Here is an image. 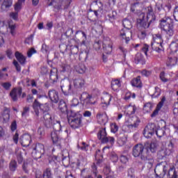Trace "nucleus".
<instances>
[{
	"label": "nucleus",
	"instance_id": "f257e3e1",
	"mask_svg": "<svg viewBox=\"0 0 178 178\" xmlns=\"http://www.w3.org/2000/svg\"><path fill=\"white\" fill-rule=\"evenodd\" d=\"M147 17L145 18V13H140L139 14V18L137 19V23L140 26V27H143V29H148L152 23L156 20V17L155 14H154V9H152V6H148L145 8Z\"/></svg>",
	"mask_w": 178,
	"mask_h": 178
},
{
	"label": "nucleus",
	"instance_id": "f03ea898",
	"mask_svg": "<svg viewBox=\"0 0 178 178\" xmlns=\"http://www.w3.org/2000/svg\"><path fill=\"white\" fill-rule=\"evenodd\" d=\"M160 28L168 37H172L175 34L173 30V19L169 17H165L160 21Z\"/></svg>",
	"mask_w": 178,
	"mask_h": 178
},
{
	"label": "nucleus",
	"instance_id": "7ed1b4c3",
	"mask_svg": "<svg viewBox=\"0 0 178 178\" xmlns=\"http://www.w3.org/2000/svg\"><path fill=\"white\" fill-rule=\"evenodd\" d=\"M83 115L80 112L71 110L68 122L72 129H79L81 127Z\"/></svg>",
	"mask_w": 178,
	"mask_h": 178
},
{
	"label": "nucleus",
	"instance_id": "20e7f679",
	"mask_svg": "<svg viewBox=\"0 0 178 178\" xmlns=\"http://www.w3.org/2000/svg\"><path fill=\"white\" fill-rule=\"evenodd\" d=\"M51 127H53L54 130L55 131L51 132V140L53 141V143L56 144L57 147H60V139L58 136V132L62 130V125H60V122L54 120L52 122Z\"/></svg>",
	"mask_w": 178,
	"mask_h": 178
},
{
	"label": "nucleus",
	"instance_id": "39448f33",
	"mask_svg": "<svg viewBox=\"0 0 178 178\" xmlns=\"http://www.w3.org/2000/svg\"><path fill=\"white\" fill-rule=\"evenodd\" d=\"M106 136V129L105 128L100 129L97 134V137L99 140H101L102 144H106V143L113 144L115 143V138L111 136L107 137Z\"/></svg>",
	"mask_w": 178,
	"mask_h": 178
},
{
	"label": "nucleus",
	"instance_id": "423d86ee",
	"mask_svg": "<svg viewBox=\"0 0 178 178\" xmlns=\"http://www.w3.org/2000/svg\"><path fill=\"white\" fill-rule=\"evenodd\" d=\"M81 99L83 101V105L86 108H90L92 105H95L97 102L94 97L87 92H83L81 95Z\"/></svg>",
	"mask_w": 178,
	"mask_h": 178
},
{
	"label": "nucleus",
	"instance_id": "0eeeda50",
	"mask_svg": "<svg viewBox=\"0 0 178 178\" xmlns=\"http://www.w3.org/2000/svg\"><path fill=\"white\" fill-rule=\"evenodd\" d=\"M33 108L35 111V115L37 117L40 116V111H38V108L42 111L43 114L48 113V111H49V106L47 104H41L37 99L35 100L33 104Z\"/></svg>",
	"mask_w": 178,
	"mask_h": 178
},
{
	"label": "nucleus",
	"instance_id": "6e6552de",
	"mask_svg": "<svg viewBox=\"0 0 178 178\" xmlns=\"http://www.w3.org/2000/svg\"><path fill=\"white\" fill-rule=\"evenodd\" d=\"M45 152V149L44 148V145L41 143H37L33 151L32 152V155L35 159H40L42 155Z\"/></svg>",
	"mask_w": 178,
	"mask_h": 178
},
{
	"label": "nucleus",
	"instance_id": "1a4fd4ad",
	"mask_svg": "<svg viewBox=\"0 0 178 178\" xmlns=\"http://www.w3.org/2000/svg\"><path fill=\"white\" fill-rule=\"evenodd\" d=\"M173 148H174V145L172 142H170L168 147H165V149H162L158 152V156L162 159V158H165V156H168L173 152Z\"/></svg>",
	"mask_w": 178,
	"mask_h": 178
},
{
	"label": "nucleus",
	"instance_id": "9d476101",
	"mask_svg": "<svg viewBox=\"0 0 178 178\" xmlns=\"http://www.w3.org/2000/svg\"><path fill=\"white\" fill-rule=\"evenodd\" d=\"M153 134H155V124H149L144 129L143 136L146 138H151Z\"/></svg>",
	"mask_w": 178,
	"mask_h": 178
},
{
	"label": "nucleus",
	"instance_id": "9b49d317",
	"mask_svg": "<svg viewBox=\"0 0 178 178\" xmlns=\"http://www.w3.org/2000/svg\"><path fill=\"white\" fill-rule=\"evenodd\" d=\"M131 30L122 29L120 31V38H121V40H125L127 44L131 40Z\"/></svg>",
	"mask_w": 178,
	"mask_h": 178
},
{
	"label": "nucleus",
	"instance_id": "f8f14e48",
	"mask_svg": "<svg viewBox=\"0 0 178 178\" xmlns=\"http://www.w3.org/2000/svg\"><path fill=\"white\" fill-rule=\"evenodd\" d=\"M144 148L145 147L143 144H138L135 145L133 148L132 154L135 158L138 156H143V153L144 152Z\"/></svg>",
	"mask_w": 178,
	"mask_h": 178
},
{
	"label": "nucleus",
	"instance_id": "ddd939ff",
	"mask_svg": "<svg viewBox=\"0 0 178 178\" xmlns=\"http://www.w3.org/2000/svg\"><path fill=\"white\" fill-rule=\"evenodd\" d=\"M61 90L65 95H67L72 92V84L69 81H61Z\"/></svg>",
	"mask_w": 178,
	"mask_h": 178
},
{
	"label": "nucleus",
	"instance_id": "4468645a",
	"mask_svg": "<svg viewBox=\"0 0 178 178\" xmlns=\"http://www.w3.org/2000/svg\"><path fill=\"white\" fill-rule=\"evenodd\" d=\"M111 101H112V95H109V93L104 94L102 97V108H104V109H106L108 106H109Z\"/></svg>",
	"mask_w": 178,
	"mask_h": 178
},
{
	"label": "nucleus",
	"instance_id": "2eb2a0df",
	"mask_svg": "<svg viewBox=\"0 0 178 178\" xmlns=\"http://www.w3.org/2000/svg\"><path fill=\"white\" fill-rule=\"evenodd\" d=\"M19 143L22 147H29L31 143V136L29 134H24L19 138Z\"/></svg>",
	"mask_w": 178,
	"mask_h": 178
},
{
	"label": "nucleus",
	"instance_id": "dca6fc26",
	"mask_svg": "<svg viewBox=\"0 0 178 178\" xmlns=\"http://www.w3.org/2000/svg\"><path fill=\"white\" fill-rule=\"evenodd\" d=\"M166 165H157L154 169V172L159 177H163L166 175Z\"/></svg>",
	"mask_w": 178,
	"mask_h": 178
},
{
	"label": "nucleus",
	"instance_id": "f3484780",
	"mask_svg": "<svg viewBox=\"0 0 178 178\" xmlns=\"http://www.w3.org/2000/svg\"><path fill=\"white\" fill-rule=\"evenodd\" d=\"M43 123L46 127H52V122L55 120L52 118V116L50 113H46L43 114Z\"/></svg>",
	"mask_w": 178,
	"mask_h": 178
},
{
	"label": "nucleus",
	"instance_id": "a211bd4d",
	"mask_svg": "<svg viewBox=\"0 0 178 178\" xmlns=\"http://www.w3.org/2000/svg\"><path fill=\"white\" fill-rule=\"evenodd\" d=\"M22 88H13L11 92H10V96L14 102H16L17 101L18 97L17 95L20 96L22 95Z\"/></svg>",
	"mask_w": 178,
	"mask_h": 178
},
{
	"label": "nucleus",
	"instance_id": "6ab92c4d",
	"mask_svg": "<svg viewBox=\"0 0 178 178\" xmlns=\"http://www.w3.org/2000/svg\"><path fill=\"white\" fill-rule=\"evenodd\" d=\"M48 95L51 101L54 102V104H57V102L59 101V95L58 92L55 90H50Z\"/></svg>",
	"mask_w": 178,
	"mask_h": 178
},
{
	"label": "nucleus",
	"instance_id": "aec40b11",
	"mask_svg": "<svg viewBox=\"0 0 178 178\" xmlns=\"http://www.w3.org/2000/svg\"><path fill=\"white\" fill-rule=\"evenodd\" d=\"M145 149H147V152L150 151V152H152L154 154V152H156V148H158V145L155 142L151 143L146 142L145 143Z\"/></svg>",
	"mask_w": 178,
	"mask_h": 178
},
{
	"label": "nucleus",
	"instance_id": "412c9836",
	"mask_svg": "<svg viewBox=\"0 0 178 178\" xmlns=\"http://www.w3.org/2000/svg\"><path fill=\"white\" fill-rule=\"evenodd\" d=\"M91 6H98L99 9L93 10L95 16L98 17V12H101V10H104V5L102 2L98 0H95L92 2Z\"/></svg>",
	"mask_w": 178,
	"mask_h": 178
},
{
	"label": "nucleus",
	"instance_id": "4be33fe9",
	"mask_svg": "<svg viewBox=\"0 0 178 178\" xmlns=\"http://www.w3.org/2000/svg\"><path fill=\"white\" fill-rule=\"evenodd\" d=\"M131 84L133 87H136V88H141L143 87L141 76H138L136 78H134L131 81Z\"/></svg>",
	"mask_w": 178,
	"mask_h": 178
},
{
	"label": "nucleus",
	"instance_id": "5701e85b",
	"mask_svg": "<svg viewBox=\"0 0 178 178\" xmlns=\"http://www.w3.org/2000/svg\"><path fill=\"white\" fill-rule=\"evenodd\" d=\"M140 123H141V120H140V118L136 117L135 118H134V123L128 124V129H131L132 130L138 129V126H140Z\"/></svg>",
	"mask_w": 178,
	"mask_h": 178
},
{
	"label": "nucleus",
	"instance_id": "b1692460",
	"mask_svg": "<svg viewBox=\"0 0 178 178\" xmlns=\"http://www.w3.org/2000/svg\"><path fill=\"white\" fill-rule=\"evenodd\" d=\"M86 84V81L83 78H78L74 81V86L76 88H83Z\"/></svg>",
	"mask_w": 178,
	"mask_h": 178
},
{
	"label": "nucleus",
	"instance_id": "393cba45",
	"mask_svg": "<svg viewBox=\"0 0 178 178\" xmlns=\"http://www.w3.org/2000/svg\"><path fill=\"white\" fill-rule=\"evenodd\" d=\"M168 175L169 178H178V173L177 172H176V168H175V165H172L170 167Z\"/></svg>",
	"mask_w": 178,
	"mask_h": 178
},
{
	"label": "nucleus",
	"instance_id": "a878e982",
	"mask_svg": "<svg viewBox=\"0 0 178 178\" xmlns=\"http://www.w3.org/2000/svg\"><path fill=\"white\" fill-rule=\"evenodd\" d=\"M50 80L51 83L58 81V70L54 68L50 71Z\"/></svg>",
	"mask_w": 178,
	"mask_h": 178
},
{
	"label": "nucleus",
	"instance_id": "bb28decb",
	"mask_svg": "<svg viewBox=\"0 0 178 178\" xmlns=\"http://www.w3.org/2000/svg\"><path fill=\"white\" fill-rule=\"evenodd\" d=\"M151 45L153 51H156V52H162L163 51V46L156 42H152Z\"/></svg>",
	"mask_w": 178,
	"mask_h": 178
},
{
	"label": "nucleus",
	"instance_id": "cd10ccee",
	"mask_svg": "<svg viewBox=\"0 0 178 178\" xmlns=\"http://www.w3.org/2000/svg\"><path fill=\"white\" fill-rule=\"evenodd\" d=\"M122 84L120 83V80L119 79H114L111 81V88L113 91H118Z\"/></svg>",
	"mask_w": 178,
	"mask_h": 178
},
{
	"label": "nucleus",
	"instance_id": "c85d7f7f",
	"mask_svg": "<svg viewBox=\"0 0 178 178\" xmlns=\"http://www.w3.org/2000/svg\"><path fill=\"white\" fill-rule=\"evenodd\" d=\"M15 58L21 65H24V63H26V57L20 52H15Z\"/></svg>",
	"mask_w": 178,
	"mask_h": 178
},
{
	"label": "nucleus",
	"instance_id": "c756f323",
	"mask_svg": "<svg viewBox=\"0 0 178 178\" xmlns=\"http://www.w3.org/2000/svg\"><path fill=\"white\" fill-rule=\"evenodd\" d=\"M153 42H157L162 45L163 44V40H162V35L157 33L153 35Z\"/></svg>",
	"mask_w": 178,
	"mask_h": 178
},
{
	"label": "nucleus",
	"instance_id": "7c9ffc66",
	"mask_svg": "<svg viewBox=\"0 0 178 178\" xmlns=\"http://www.w3.org/2000/svg\"><path fill=\"white\" fill-rule=\"evenodd\" d=\"M9 109L6 108L4 109L3 113H2V118L3 120V122H9V119H10V114Z\"/></svg>",
	"mask_w": 178,
	"mask_h": 178
},
{
	"label": "nucleus",
	"instance_id": "2f4dec72",
	"mask_svg": "<svg viewBox=\"0 0 178 178\" xmlns=\"http://www.w3.org/2000/svg\"><path fill=\"white\" fill-rule=\"evenodd\" d=\"M104 173L106 175V178H113V172L111 171V168L106 166L104 169Z\"/></svg>",
	"mask_w": 178,
	"mask_h": 178
},
{
	"label": "nucleus",
	"instance_id": "473e14b6",
	"mask_svg": "<svg viewBox=\"0 0 178 178\" xmlns=\"http://www.w3.org/2000/svg\"><path fill=\"white\" fill-rule=\"evenodd\" d=\"M26 0H18V1L14 5V9L15 12H20L22 10V5Z\"/></svg>",
	"mask_w": 178,
	"mask_h": 178
},
{
	"label": "nucleus",
	"instance_id": "72a5a7b5",
	"mask_svg": "<svg viewBox=\"0 0 178 178\" xmlns=\"http://www.w3.org/2000/svg\"><path fill=\"white\" fill-rule=\"evenodd\" d=\"M122 24L124 28L126 29L127 30H131L133 25L131 24V22L129 19H124L122 22Z\"/></svg>",
	"mask_w": 178,
	"mask_h": 178
},
{
	"label": "nucleus",
	"instance_id": "f704fd0d",
	"mask_svg": "<svg viewBox=\"0 0 178 178\" xmlns=\"http://www.w3.org/2000/svg\"><path fill=\"white\" fill-rule=\"evenodd\" d=\"M177 63V57H173V58H168L167 60V66L168 67H172L175 66Z\"/></svg>",
	"mask_w": 178,
	"mask_h": 178
},
{
	"label": "nucleus",
	"instance_id": "c9c22d12",
	"mask_svg": "<svg viewBox=\"0 0 178 178\" xmlns=\"http://www.w3.org/2000/svg\"><path fill=\"white\" fill-rule=\"evenodd\" d=\"M86 65L84 64H79L78 66L76 67V71L78 73H80V74H83V73H86Z\"/></svg>",
	"mask_w": 178,
	"mask_h": 178
},
{
	"label": "nucleus",
	"instance_id": "e433bc0d",
	"mask_svg": "<svg viewBox=\"0 0 178 178\" xmlns=\"http://www.w3.org/2000/svg\"><path fill=\"white\" fill-rule=\"evenodd\" d=\"M143 60H144V56L143 54H141V53L136 54L134 58V63L138 65V63H140V62H143Z\"/></svg>",
	"mask_w": 178,
	"mask_h": 178
},
{
	"label": "nucleus",
	"instance_id": "4c0bfd02",
	"mask_svg": "<svg viewBox=\"0 0 178 178\" xmlns=\"http://www.w3.org/2000/svg\"><path fill=\"white\" fill-rule=\"evenodd\" d=\"M98 122H99V123H105L106 120V115L99 113H97V116H96Z\"/></svg>",
	"mask_w": 178,
	"mask_h": 178
},
{
	"label": "nucleus",
	"instance_id": "58836bf2",
	"mask_svg": "<svg viewBox=\"0 0 178 178\" xmlns=\"http://www.w3.org/2000/svg\"><path fill=\"white\" fill-rule=\"evenodd\" d=\"M12 0H4L1 6L2 9H7V8H10L12 6Z\"/></svg>",
	"mask_w": 178,
	"mask_h": 178
},
{
	"label": "nucleus",
	"instance_id": "ea45409f",
	"mask_svg": "<svg viewBox=\"0 0 178 178\" xmlns=\"http://www.w3.org/2000/svg\"><path fill=\"white\" fill-rule=\"evenodd\" d=\"M104 51L106 54H111L113 49L112 42H109L107 46L103 47Z\"/></svg>",
	"mask_w": 178,
	"mask_h": 178
},
{
	"label": "nucleus",
	"instance_id": "a19ab883",
	"mask_svg": "<svg viewBox=\"0 0 178 178\" xmlns=\"http://www.w3.org/2000/svg\"><path fill=\"white\" fill-rule=\"evenodd\" d=\"M170 49L171 52L175 53L178 51V43L177 42H172L170 44Z\"/></svg>",
	"mask_w": 178,
	"mask_h": 178
},
{
	"label": "nucleus",
	"instance_id": "79ce46f5",
	"mask_svg": "<svg viewBox=\"0 0 178 178\" xmlns=\"http://www.w3.org/2000/svg\"><path fill=\"white\" fill-rule=\"evenodd\" d=\"M137 109L138 108L136 106H129L127 108L129 115H134L137 112Z\"/></svg>",
	"mask_w": 178,
	"mask_h": 178
},
{
	"label": "nucleus",
	"instance_id": "37998d69",
	"mask_svg": "<svg viewBox=\"0 0 178 178\" xmlns=\"http://www.w3.org/2000/svg\"><path fill=\"white\" fill-rule=\"evenodd\" d=\"M143 111L145 113H148V112L152 111V104L151 103H146L144 105Z\"/></svg>",
	"mask_w": 178,
	"mask_h": 178
},
{
	"label": "nucleus",
	"instance_id": "c03bdc74",
	"mask_svg": "<svg viewBox=\"0 0 178 178\" xmlns=\"http://www.w3.org/2000/svg\"><path fill=\"white\" fill-rule=\"evenodd\" d=\"M58 108L60 109L61 112H67V106L65 102H60Z\"/></svg>",
	"mask_w": 178,
	"mask_h": 178
},
{
	"label": "nucleus",
	"instance_id": "a18cd8bd",
	"mask_svg": "<svg viewBox=\"0 0 178 178\" xmlns=\"http://www.w3.org/2000/svg\"><path fill=\"white\" fill-rule=\"evenodd\" d=\"M9 168L11 172H15V170H16V168H17V163L16 162V161L15 160L11 161L10 163Z\"/></svg>",
	"mask_w": 178,
	"mask_h": 178
},
{
	"label": "nucleus",
	"instance_id": "49530a36",
	"mask_svg": "<svg viewBox=\"0 0 178 178\" xmlns=\"http://www.w3.org/2000/svg\"><path fill=\"white\" fill-rule=\"evenodd\" d=\"M62 67V72H70L72 70V67L69 64L63 63L61 65Z\"/></svg>",
	"mask_w": 178,
	"mask_h": 178
},
{
	"label": "nucleus",
	"instance_id": "de8ad7c7",
	"mask_svg": "<svg viewBox=\"0 0 178 178\" xmlns=\"http://www.w3.org/2000/svg\"><path fill=\"white\" fill-rule=\"evenodd\" d=\"M43 177H53L51 168H46V170L43 172Z\"/></svg>",
	"mask_w": 178,
	"mask_h": 178
},
{
	"label": "nucleus",
	"instance_id": "09e8293b",
	"mask_svg": "<svg viewBox=\"0 0 178 178\" xmlns=\"http://www.w3.org/2000/svg\"><path fill=\"white\" fill-rule=\"evenodd\" d=\"M145 164L149 169H151L154 166V159H146Z\"/></svg>",
	"mask_w": 178,
	"mask_h": 178
},
{
	"label": "nucleus",
	"instance_id": "8fccbe9b",
	"mask_svg": "<svg viewBox=\"0 0 178 178\" xmlns=\"http://www.w3.org/2000/svg\"><path fill=\"white\" fill-rule=\"evenodd\" d=\"M131 97L132 98H136V94L135 93H131V92H127L125 94L124 99H125V101H129V99H130Z\"/></svg>",
	"mask_w": 178,
	"mask_h": 178
},
{
	"label": "nucleus",
	"instance_id": "3c124183",
	"mask_svg": "<svg viewBox=\"0 0 178 178\" xmlns=\"http://www.w3.org/2000/svg\"><path fill=\"white\" fill-rule=\"evenodd\" d=\"M156 134L157 137H163L165 134V130L162 128L158 129L157 130H155Z\"/></svg>",
	"mask_w": 178,
	"mask_h": 178
},
{
	"label": "nucleus",
	"instance_id": "603ef678",
	"mask_svg": "<svg viewBox=\"0 0 178 178\" xmlns=\"http://www.w3.org/2000/svg\"><path fill=\"white\" fill-rule=\"evenodd\" d=\"M111 133H118V131L119 130V127L115 123L111 124Z\"/></svg>",
	"mask_w": 178,
	"mask_h": 178
},
{
	"label": "nucleus",
	"instance_id": "864d4df0",
	"mask_svg": "<svg viewBox=\"0 0 178 178\" xmlns=\"http://www.w3.org/2000/svg\"><path fill=\"white\" fill-rule=\"evenodd\" d=\"M10 17H11V19H13V20H17V19L19 18V12L15 11V13H10Z\"/></svg>",
	"mask_w": 178,
	"mask_h": 178
},
{
	"label": "nucleus",
	"instance_id": "5fc2aeb1",
	"mask_svg": "<svg viewBox=\"0 0 178 178\" xmlns=\"http://www.w3.org/2000/svg\"><path fill=\"white\" fill-rule=\"evenodd\" d=\"M159 77H160L161 81H163V83H168V81H169V79H166V77H165V72H161Z\"/></svg>",
	"mask_w": 178,
	"mask_h": 178
},
{
	"label": "nucleus",
	"instance_id": "6e6d98bb",
	"mask_svg": "<svg viewBox=\"0 0 178 178\" xmlns=\"http://www.w3.org/2000/svg\"><path fill=\"white\" fill-rule=\"evenodd\" d=\"M88 147H90L88 144L86 143V142H83L81 143V146L80 147V149L82 151H88Z\"/></svg>",
	"mask_w": 178,
	"mask_h": 178
},
{
	"label": "nucleus",
	"instance_id": "4d7b16f0",
	"mask_svg": "<svg viewBox=\"0 0 178 178\" xmlns=\"http://www.w3.org/2000/svg\"><path fill=\"white\" fill-rule=\"evenodd\" d=\"M149 48V46H148V44H143V46L142 47V52H144L146 56L148 55L147 52H148Z\"/></svg>",
	"mask_w": 178,
	"mask_h": 178
},
{
	"label": "nucleus",
	"instance_id": "13d9d810",
	"mask_svg": "<svg viewBox=\"0 0 178 178\" xmlns=\"http://www.w3.org/2000/svg\"><path fill=\"white\" fill-rule=\"evenodd\" d=\"M1 86L5 90H10V87H12V84L10 82L3 83Z\"/></svg>",
	"mask_w": 178,
	"mask_h": 178
},
{
	"label": "nucleus",
	"instance_id": "bf43d9fd",
	"mask_svg": "<svg viewBox=\"0 0 178 178\" xmlns=\"http://www.w3.org/2000/svg\"><path fill=\"white\" fill-rule=\"evenodd\" d=\"M165 101H166V97L163 96L161 100V102L158 104V108L161 109L163 106V104H165Z\"/></svg>",
	"mask_w": 178,
	"mask_h": 178
},
{
	"label": "nucleus",
	"instance_id": "052dcab7",
	"mask_svg": "<svg viewBox=\"0 0 178 178\" xmlns=\"http://www.w3.org/2000/svg\"><path fill=\"white\" fill-rule=\"evenodd\" d=\"M151 71H148L147 70H143L140 72L142 76H145V77H148L149 76H151Z\"/></svg>",
	"mask_w": 178,
	"mask_h": 178
},
{
	"label": "nucleus",
	"instance_id": "680f3d73",
	"mask_svg": "<svg viewBox=\"0 0 178 178\" xmlns=\"http://www.w3.org/2000/svg\"><path fill=\"white\" fill-rule=\"evenodd\" d=\"M79 52V47L74 46L71 48V54L72 55H76Z\"/></svg>",
	"mask_w": 178,
	"mask_h": 178
},
{
	"label": "nucleus",
	"instance_id": "e2e57ef3",
	"mask_svg": "<svg viewBox=\"0 0 178 178\" xmlns=\"http://www.w3.org/2000/svg\"><path fill=\"white\" fill-rule=\"evenodd\" d=\"M13 65L15 67L17 72H21L22 67H20V65H19V63H17V61L14 60Z\"/></svg>",
	"mask_w": 178,
	"mask_h": 178
},
{
	"label": "nucleus",
	"instance_id": "0e129e2a",
	"mask_svg": "<svg viewBox=\"0 0 178 178\" xmlns=\"http://www.w3.org/2000/svg\"><path fill=\"white\" fill-rule=\"evenodd\" d=\"M120 160L122 163H127L129 162V159L126 156H121Z\"/></svg>",
	"mask_w": 178,
	"mask_h": 178
},
{
	"label": "nucleus",
	"instance_id": "69168bd1",
	"mask_svg": "<svg viewBox=\"0 0 178 178\" xmlns=\"http://www.w3.org/2000/svg\"><path fill=\"white\" fill-rule=\"evenodd\" d=\"M173 16L176 22H178V6L175 7L174 9Z\"/></svg>",
	"mask_w": 178,
	"mask_h": 178
},
{
	"label": "nucleus",
	"instance_id": "338daca9",
	"mask_svg": "<svg viewBox=\"0 0 178 178\" xmlns=\"http://www.w3.org/2000/svg\"><path fill=\"white\" fill-rule=\"evenodd\" d=\"M159 95H161V89L158 87L155 88V92L153 95V97H159Z\"/></svg>",
	"mask_w": 178,
	"mask_h": 178
},
{
	"label": "nucleus",
	"instance_id": "774afa93",
	"mask_svg": "<svg viewBox=\"0 0 178 178\" xmlns=\"http://www.w3.org/2000/svg\"><path fill=\"white\" fill-rule=\"evenodd\" d=\"M79 105V99H73L71 104V107L73 108L74 106H77Z\"/></svg>",
	"mask_w": 178,
	"mask_h": 178
}]
</instances>
